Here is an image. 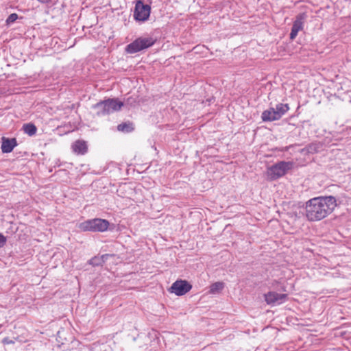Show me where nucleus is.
I'll use <instances>...</instances> for the list:
<instances>
[{
	"label": "nucleus",
	"instance_id": "a211bd4d",
	"mask_svg": "<svg viewBox=\"0 0 351 351\" xmlns=\"http://www.w3.org/2000/svg\"><path fill=\"white\" fill-rule=\"evenodd\" d=\"M6 237L0 233V248L2 247L6 243Z\"/></svg>",
	"mask_w": 351,
	"mask_h": 351
},
{
	"label": "nucleus",
	"instance_id": "423d86ee",
	"mask_svg": "<svg viewBox=\"0 0 351 351\" xmlns=\"http://www.w3.org/2000/svg\"><path fill=\"white\" fill-rule=\"evenodd\" d=\"M154 43V40L152 38L141 37L127 45L125 50L129 53H134L152 46Z\"/></svg>",
	"mask_w": 351,
	"mask_h": 351
},
{
	"label": "nucleus",
	"instance_id": "ddd939ff",
	"mask_svg": "<svg viewBox=\"0 0 351 351\" xmlns=\"http://www.w3.org/2000/svg\"><path fill=\"white\" fill-rule=\"evenodd\" d=\"M110 256L109 254H104L100 256H95L89 261V264L93 266L101 265Z\"/></svg>",
	"mask_w": 351,
	"mask_h": 351
},
{
	"label": "nucleus",
	"instance_id": "f8f14e48",
	"mask_svg": "<svg viewBox=\"0 0 351 351\" xmlns=\"http://www.w3.org/2000/svg\"><path fill=\"white\" fill-rule=\"evenodd\" d=\"M72 149L75 153L84 154L87 152L88 147L84 141L78 140L73 144Z\"/></svg>",
	"mask_w": 351,
	"mask_h": 351
},
{
	"label": "nucleus",
	"instance_id": "1a4fd4ad",
	"mask_svg": "<svg viewBox=\"0 0 351 351\" xmlns=\"http://www.w3.org/2000/svg\"><path fill=\"white\" fill-rule=\"evenodd\" d=\"M287 294L269 292L265 295V299L268 304L278 305L286 301Z\"/></svg>",
	"mask_w": 351,
	"mask_h": 351
},
{
	"label": "nucleus",
	"instance_id": "20e7f679",
	"mask_svg": "<svg viewBox=\"0 0 351 351\" xmlns=\"http://www.w3.org/2000/svg\"><path fill=\"white\" fill-rule=\"evenodd\" d=\"M288 104H278L275 108H270L262 113L263 121H273L280 119L288 110Z\"/></svg>",
	"mask_w": 351,
	"mask_h": 351
},
{
	"label": "nucleus",
	"instance_id": "2eb2a0df",
	"mask_svg": "<svg viewBox=\"0 0 351 351\" xmlns=\"http://www.w3.org/2000/svg\"><path fill=\"white\" fill-rule=\"evenodd\" d=\"M23 130L26 134H29V136H32L36 134L37 129L34 124L27 123L23 125Z\"/></svg>",
	"mask_w": 351,
	"mask_h": 351
},
{
	"label": "nucleus",
	"instance_id": "6e6552de",
	"mask_svg": "<svg viewBox=\"0 0 351 351\" xmlns=\"http://www.w3.org/2000/svg\"><path fill=\"white\" fill-rule=\"evenodd\" d=\"M191 285L186 280H177L170 288L171 292L176 295H183L191 289Z\"/></svg>",
	"mask_w": 351,
	"mask_h": 351
},
{
	"label": "nucleus",
	"instance_id": "9b49d317",
	"mask_svg": "<svg viewBox=\"0 0 351 351\" xmlns=\"http://www.w3.org/2000/svg\"><path fill=\"white\" fill-rule=\"evenodd\" d=\"M17 145L15 138H2L1 151L3 153L11 152L14 147Z\"/></svg>",
	"mask_w": 351,
	"mask_h": 351
},
{
	"label": "nucleus",
	"instance_id": "dca6fc26",
	"mask_svg": "<svg viewBox=\"0 0 351 351\" xmlns=\"http://www.w3.org/2000/svg\"><path fill=\"white\" fill-rule=\"evenodd\" d=\"M117 129L119 131L125 132H130L133 130L132 124L130 123H124L119 124L117 126Z\"/></svg>",
	"mask_w": 351,
	"mask_h": 351
},
{
	"label": "nucleus",
	"instance_id": "0eeeda50",
	"mask_svg": "<svg viewBox=\"0 0 351 351\" xmlns=\"http://www.w3.org/2000/svg\"><path fill=\"white\" fill-rule=\"evenodd\" d=\"M150 6L145 5L141 1H138L136 6L134 16L136 21H145L150 15Z\"/></svg>",
	"mask_w": 351,
	"mask_h": 351
},
{
	"label": "nucleus",
	"instance_id": "4468645a",
	"mask_svg": "<svg viewBox=\"0 0 351 351\" xmlns=\"http://www.w3.org/2000/svg\"><path fill=\"white\" fill-rule=\"evenodd\" d=\"M224 287V284L221 282H217L213 283L210 288L209 292L210 293H217L221 291Z\"/></svg>",
	"mask_w": 351,
	"mask_h": 351
},
{
	"label": "nucleus",
	"instance_id": "6ab92c4d",
	"mask_svg": "<svg viewBox=\"0 0 351 351\" xmlns=\"http://www.w3.org/2000/svg\"><path fill=\"white\" fill-rule=\"evenodd\" d=\"M3 343V344H10V343H13L14 341L10 340L9 338L6 337V338H4L2 341Z\"/></svg>",
	"mask_w": 351,
	"mask_h": 351
},
{
	"label": "nucleus",
	"instance_id": "f257e3e1",
	"mask_svg": "<svg viewBox=\"0 0 351 351\" xmlns=\"http://www.w3.org/2000/svg\"><path fill=\"white\" fill-rule=\"evenodd\" d=\"M337 206L333 196L317 197L306 203V216L309 221H319L330 215Z\"/></svg>",
	"mask_w": 351,
	"mask_h": 351
},
{
	"label": "nucleus",
	"instance_id": "7ed1b4c3",
	"mask_svg": "<svg viewBox=\"0 0 351 351\" xmlns=\"http://www.w3.org/2000/svg\"><path fill=\"white\" fill-rule=\"evenodd\" d=\"M109 222L106 219L95 218L80 223L78 228L82 231L104 232L107 230Z\"/></svg>",
	"mask_w": 351,
	"mask_h": 351
},
{
	"label": "nucleus",
	"instance_id": "f3484780",
	"mask_svg": "<svg viewBox=\"0 0 351 351\" xmlns=\"http://www.w3.org/2000/svg\"><path fill=\"white\" fill-rule=\"evenodd\" d=\"M18 19V15L15 13L11 14L7 19V23H14Z\"/></svg>",
	"mask_w": 351,
	"mask_h": 351
},
{
	"label": "nucleus",
	"instance_id": "39448f33",
	"mask_svg": "<svg viewBox=\"0 0 351 351\" xmlns=\"http://www.w3.org/2000/svg\"><path fill=\"white\" fill-rule=\"evenodd\" d=\"M292 167L293 163L291 162L282 161L278 162L267 169L266 173L267 179L269 180H276L285 175Z\"/></svg>",
	"mask_w": 351,
	"mask_h": 351
},
{
	"label": "nucleus",
	"instance_id": "f03ea898",
	"mask_svg": "<svg viewBox=\"0 0 351 351\" xmlns=\"http://www.w3.org/2000/svg\"><path fill=\"white\" fill-rule=\"evenodd\" d=\"M123 103L117 99H108L93 106L97 115H105L119 110Z\"/></svg>",
	"mask_w": 351,
	"mask_h": 351
},
{
	"label": "nucleus",
	"instance_id": "9d476101",
	"mask_svg": "<svg viewBox=\"0 0 351 351\" xmlns=\"http://www.w3.org/2000/svg\"><path fill=\"white\" fill-rule=\"evenodd\" d=\"M306 18L305 13H301L297 16L295 21L293 22V25L290 33V38L293 40L298 35L299 31L303 28L304 22Z\"/></svg>",
	"mask_w": 351,
	"mask_h": 351
}]
</instances>
